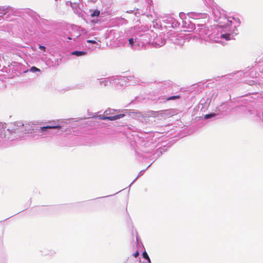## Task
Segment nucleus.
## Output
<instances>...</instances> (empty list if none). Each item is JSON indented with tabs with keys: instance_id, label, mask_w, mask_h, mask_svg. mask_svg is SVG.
<instances>
[{
	"instance_id": "f257e3e1",
	"label": "nucleus",
	"mask_w": 263,
	"mask_h": 263,
	"mask_svg": "<svg viewBox=\"0 0 263 263\" xmlns=\"http://www.w3.org/2000/svg\"><path fill=\"white\" fill-rule=\"evenodd\" d=\"M214 19L219 23L214 31V39L216 43H223L224 41H229L233 39L237 34V28L240 25L238 18L227 17L223 13V11L218 8H214L212 10Z\"/></svg>"
},
{
	"instance_id": "f03ea898",
	"label": "nucleus",
	"mask_w": 263,
	"mask_h": 263,
	"mask_svg": "<svg viewBox=\"0 0 263 263\" xmlns=\"http://www.w3.org/2000/svg\"><path fill=\"white\" fill-rule=\"evenodd\" d=\"M209 30L207 28L202 24H199L197 25V28H196L195 33L196 35L193 36V40H200L204 41H209L213 39L215 42L214 39V33L213 35L211 36L210 34H209Z\"/></svg>"
},
{
	"instance_id": "7ed1b4c3",
	"label": "nucleus",
	"mask_w": 263,
	"mask_h": 263,
	"mask_svg": "<svg viewBox=\"0 0 263 263\" xmlns=\"http://www.w3.org/2000/svg\"><path fill=\"white\" fill-rule=\"evenodd\" d=\"M64 121L62 119L58 120L56 121H51L48 122V125L45 126L41 127L37 129L41 134V136H48L51 135V133L48 130L49 129H60L62 128Z\"/></svg>"
},
{
	"instance_id": "20e7f679",
	"label": "nucleus",
	"mask_w": 263,
	"mask_h": 263,
	"mask_svg": "<svg viewBox=\"0 0 263 263\" xmlns=\"http://www.w3.org/2000/svg\"><path fill=\"white\" fill-rule=\"evenodd\" d=\"M35 123L32 122H26L24 123H23L21 122H17L14 123V126L16 127L14 128V130L15 132L17 130L24 131L25 133H30L32 131L35 130V132H38L40 133L37 129H35Z\"/></svg>"
},
{
	"instance_id": "39448f33",
	"label": "nucleus",
	"mask_w": 263,
	"mask_h": 263,
	"mask_svg": "<svg viewBox=\"0 0 263 263\" xmlns=\"http://www.w3.org/2000/svg\"><path fill=\"white\" fill-rule=\"evenodd\" d=\"M125 116L124 114H119L114 116H102L100 115L98 116V118L101 120H108L110 121H115L119 119H121L123 117H124Z\"/></svg>"
},
{
	"instance_id": "423d86ee",
	"label": "nucleus",
	"mask_w": 263,
	"mask_h": 263,
	"mask_svg": "<svg viewBox=\"0 0 263 263\" xmlns=\"http://www.w3.org/2000/svg\"><path fill=\"white\" fill-rule=\"evenodd\" d=\"M183 26L184 28L186 29V30H184L185 31H192L193 30H196V28H197L195 27L194 24L192 23L187 20H185L184 21Z\"/></svg>"
},
{
	"instance_id": "0eeeda50",
	"label": "nucleus",
	"mask_w": 263,
	"mask_h": 263,
	"mask_svg": "<svg viewBox=\"0 0 263 263\" xmlns=\"http://www.w3.org/2000/svg\"><path fill=\"white\" fill-rule=\"evenodd\" d=\"M175 44L181 45L184 43V40L181 36H179L178 38L174 37L171 39Z\"/></svg>"
},
{
	"instance_id": "6e6552de",
	"label": "nucleus",
	"mask_w": 263,
	"mask_h": 263,
	"mask_svg": "<svg viewBox=\"0 0 263 263\" xmlns=\"http://www.w3.org/2000/svg\"><path fill=\"white\" fill-rule=\"evenodd\" d=\"M190 17H192L195 18V19L199 18L200 17H203L205 16V14H201V13H192L190 14Z\"/></svg>"
},
{
	"instance_id": "1a4fd4ad",
	"label": "nucleus",
	"mask_w": 263,
	"mask_h": 263,
	"mask_svg": "<svg viewBox=\"0 0 263 263\" xmlns=\"http://www.w3.org/2000/svg\"><path fill=\"white\" fill-rule=\"evenodd\" d=\"M90 11L92 12V13L90 14V16L91 17H97V16H99L100 14V11L99 10H98V9H96V10H90Z\"/></svg>"
},
{
	"instance_id": "9d476101",
	"label": "nucleus",
	"mask_w": 263,
	"mask_h": 263,
	"mask_svg": "<svg viewBox=\"0 0 263 263\" xmlns=\"http://www.w3.org/2000/svg\"><path fill=\"white\" fill-rule=\"evenodd\" d=\"M129 45L130 47L133 48L135 45H137V40L136 39H134L133 38H130L128 40Z\"/></svg>"
},
{
	"instance_id": "9b49d317",
	"label": "nucleus",
	"mask_w": 263,
	"mask_h": 263,
	"mask_svg": "<svg viewBox=\"0 0 263 263\" xmlns=\"http://www.w3.org/2000/svg\"><path fill=\"white\" fill-rule=\"evenodd\" d=\"M72 54L79 57L86 54V52L84 51H75L72 52Z\"/></svg>"
},
{
	"instance_id": "f8f14e48",
	"label": "nucleus",
	"mask_w": 263,
	"mask_h": 263,
	"mask_svg": "<svg viewBox=\"0 0 263 263\" xmlns=\"http://www.w3.org/2000/svg\"><path fill=\"white\" fill-rule=\"evenodd\" d=\"M154 42H155V44H156L157 45H158L159 47L162 46V45H163L165 44L164 40H162L160 42H159L158 41V38L155 39Z\"/></svg>"
},
{
	"instance_id": "ddd939ff",
	"label": "nucleus",
	"mask_w": 263,
	"mask_h": 263,
	"mask_svg": "<svg viewBox=\"0 0 263 263\" xmlns=\"http://www.w3.org/2000/svg\"><path fill=\"white\" fill-rule=\"evenodd\" d=\"M116 110H114V109H108L107 110H106L104 112V113L107 115H112V114H114V112L116 111Z\"/></svg>"
},
{
	"instance_id": "4468645a",
	"label": "nucleus",
	"mask_w": 263,
	"mask_h": 263,
	"mask_svg": "<svg viewBox=\"0 0 263 263\" xmlns=\"http://www.w3.org/2000/svg\"><path fill=\"white\" fill-rule=\"evenodd\" d=\"M170 20L168 21L170 22L172 24V27L177 26L178 25V23L174 20V19L172 17L170 18Z\"/></svg>"
},
{
	"instance_id": "2eb2a0df",
	"label": "nucleus",
	"mask_w": 263,
	"mask_h": 263,
	"mask_svg": "<svg viewBox=\"0 0 263 263\" xmlns=\"http://www.w3.org/2000/svg\"><path fill=\"white\" fill-rule=\"evenodd\" d=\"M142 255H143V257L144 258V259H146L148 260V262H150V259L148 257V254H147V253L144 251L143 254H142Z\"/></svg>"
},
{
	"instance_id": "dca6fc26",
	"label": "nucleus",
	"mask_w": 263,
	"mask_h": 263,
	"mask_svg": "<svg viewBox=\"0 0 263 263\" xmlns=\"http://www.w3.org/2000/svg\"><path fill=\"white\" fill-rule=\"evenodd\" d=\"M30 71L32 72H37V71H40V69H39V68H37L34 66H33L30 68Z\"/></svg>"
},
{
	"instance_id": "f3484780",
	"label": "nucleus",
	"mask_w": 263,
	"mask_h": 263,
	"mask_svg": "<svg viewBox=\"0 0 263 263\" xmlns=\"http://www.w3.org/2000/svg\"><path fill=\"white\" fill-rule=\"evenodd\" d=\"M214 116H215V114H208V115H205L204 119H208L211 117H214Z\"/></svg>"
},
{
	"instance_id": "a211bd4d",
	"label": "nucleus",
	"mask_w": 263,
	"mask_h": 263,
	"mask_svg": "<svg viewBox=\"0 0 263 263\" xmlns=\"http://www.w3.org/2000/svg\"><path fill=\"white\" fill-rule=\"evenodd\" d=\"M39 48H40L41 50H42V51H46V48L45 46H42V45H39Z\"/></svg>"
},
{
	"instance_id": "6ab92c4d",
	"label": "nucleus",
	"mask_w": 263,
	"mask_h": 263,
	"mask_svg": "<svg viewBox=\"0 0 263 263\" xmlns=\"http://www.w3.org/2000/svg\"><path fill=\"white\" fill-rule=\"evenodd\" d=\"M179 98L178 96H174L171 97L170 98H168L167 100H174V99H175L176 98Z\"/></svg>"
},
{
	"instance_id": "aec40b11",
	"label": "nucleus",
	"mask_w": 263,
	"mask_h": 263,
	"mask_svg": "<svg viewBox=\"0 0 263 263\" xmlns=\"http://www.w3.org/2000/svg\"><path fill=\"white\" fill-rule=\"evenodd\" d=\"M87 42L89 43L96 44V42L94 40H87Z\"/></svg>"
},
{
	"instance_id": "412c9836",
	"label": "nucleus",
	"mask_w": 263,
	"mask_h": 263,
	"mask_svg": "<svg viewBox=\"0 0 263 263\" xmlns=\"http://www.w3.org/2000/svg\"><path fill=\"white\" fill-rule=\"evenodd\" d=\"M139 252H138V251H137L136 252H135V253L133 254L134 256V257H138V256H139Z\"/></svg>"
},
{
	"instance_id": "4be33fe9",
	"label": "nucleus",
	"mask_w": 263,
	"mask_h": 263,
	"mask_svg": "<svg viewBox=\"0 0 263 263\" xmlns=\"http://www.w3.org/2000/svg\"><path fill=\"white\" fill-rule=\"evenodd\" d=\"M68 40H71V37H69L68 38Z\"/></svg>"
},
{
	"instance_id": "5701e85b",
	"label": "nucleus",
	"mask_w": 263,
	"mask_h": 263,
	"mask_svg": "<svg viewBox=\"0 0 263 263\" xmlns=\"http://www.w3.org/2000/svg\"><path fill=\"white\" fill-rule=\"evenodd\" d=\"M205 1H206L207 0H205Z\"/></svg>"
}]
</instances>
